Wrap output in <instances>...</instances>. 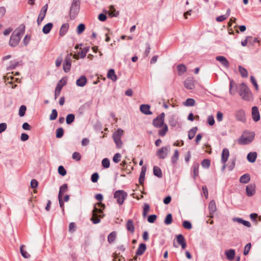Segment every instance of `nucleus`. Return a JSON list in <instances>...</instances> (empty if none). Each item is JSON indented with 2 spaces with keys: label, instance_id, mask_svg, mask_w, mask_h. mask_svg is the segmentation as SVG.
<instances>
[{
  "label": "nucleus",
  "instance_id": "obj_48",
  "mask_svg": "<svg viewBox=\"0 0 261 261\" xmlns=\"http://www.w3.org/2000/svg\"><path fill=\"white\" fill-rule=\"evenodd\" d=\"M172 222V216L171 214H168L164 220V223L166 225L170 224Z\"/></svg>",
  "mask_w": 261,
  "mask_h": 261
},
{
  "label": "nucleus",
  "instance_id": "obj_22",
  "mask_svg": "<svg viewBox=\"0 0 261 261\" xmlns=\"http://www.w3.org/2000/svg\"><path fill=\"white\" fill-rule=\"evenodd\" d=\"M146 171V168L144 166L142 167L141 171L140 174V176L139 178V181L140 184L142 185L144 183L145 179V175Z\"/></svg>",
  "mask_w": 261,
  "mask_h": 261
},
{
  "label": "nucleus",
  "instance_id": "obj_11",
  "mask_svg": "<svg viewBox=\"0 0 261 261\" xmlns=\"http://www.w3.org/2000/svg\"><path fill=\"white\" fill-rule=\"evenodd\" d=\"M252 117L255 122H257L260 119V114L256 106L252 108Z\"/></svg>",
  "mask_w": 261,
  "mask_h": 261
},
{
  "label": "nucleus",
  "instance_id": "obj_1",
  "mask_svg": "<svg viewBox=\"0 0 261 261\" xmlns=\"http://www.w3.org/2000/svg\"><path fill=\"white\" fill-rule=\"evenodd\" d=\"M24 24H21L12 34L9 40V45L12 47L16 46L25 32Z\"/></svg>",
  "mask_w": 261,
  "mask_h": 261
},
{
  "label": "nucleus",
  "instance_id": "obj_5",
  "mask_svg": "<svg viewBox=\"0 0 261 261\" xmlns=\"http://www.w3.org/2000/svg\"><path fill=\"white\" fill-rule=\"evenodd\" d=\"M127 197V194L124 190H118L115 191L114 194V197L116 199L117 202L120 205H122L125 199Z\"/></svg>",
  "mask_w": 261,
  "mask_h": 261
},
{
  "label": "nucleus",
  "instance_id": "obj_50",
  "mask_svg": "<svg viewBox=\"0 0 261 261\" xmlns=\"http://www.w3.org/2000/svg\"><path fill=\"white\" fill-rule=\"evenodd\" d=\"M19 65V62L15 61H11L10 65L9 67L8 68V69L12 70L15 69L16 67H17Z\"/></svg>",
  "mask_w": 261,
  "mask_h": 261
},
{
  "label": "nucleus",
  "instance_id": "obj_39",
  "mask_svg": "<svg viewBox=\"0 0 261 261\" xmlns=\"http://www.w3.org/2000/svg\"><path fill=\"white\" fill-rule=\"evenodd\" d=\"M239 71L242 77H247L248 76V73L247 70L241 65L239 66Z\"/></svg>",
  "mask_w": 261,
  "mask_h": 261
},
{
  "label": "nucleus",
  "instance_id": "obj_55",
  "mask_svg": "<svg viewBox=\"0 0 261 261\" xmlns=\"http://www.w3.org/2000/svg\"><path fill=\"white\" fill-rule=\"evenodd\" d=\"M251 247V244L250 243H249L246 244V245L245 246V247L244 248V251H243V254L244 255H247L248 254V253L250 250Z\"/></svg>",
  "mask_w": 261,
  "mask_h": 261
},
{
  "label": "nucleus",
  "instance_id": "obj_18",
  "mask_svg": "<svg viewBox=\"0 0 261 261\" xmlns=\"http://www.w3.org/2000/svg\"><path fill=\"white\" fill-rule=\"evenodd\" d=\"M185 87L189 90H192L194 88V82L192 79L188 78L184 82Z\"/></svg>",
  "mask_w": 261,
  "mask_h": 261
},
{
  "label": "nucleus",
  "instance_id": "obj_3",
  "mask_svg": "<svg viewBox=\"0 0 261 261\" xmlns=\"http://www.w3.org/2000/svg\"><path fill=\"white\" fill-rule=\"evenodd\" d=\"M239 94L245 100H249L251 98L250 91L247 86L244 83H242L240 86Z\"/></svg>",
  "mask_w": 261,
  "mask_h": 261
},
{
  "label": "nucleus",
  "instance_id": "obj_38",
  "mask_svg": "<svg viewBox=\"0 0 261 261\" xmlns=\"http://www.w3.org/2000/svg\"><path fill=\"white\" fill-rule=\"evenodd\" d=\"M183 105L186 107H193L195 105V101L193 98H188L183 102Z\"/></svg>",
  "mask_w": 261,
  "mask_h": 261
},
{
  "label": "nucleus",
  "instance_id": "obj_41",
  "mask_svg": "<svg viewBox=\"0 0 261 261\" xmlns=\"http://www.w3.org/2000/svg\"><path fill=\"white\" fill-rule=\"evenodd\" d=\"M75 119V115L73 114L67 115L66 118V122L67 124H70Z\"/></svg>",
  "mask_w": 261,
  "mask_h": 261
},
{
  "label": "nucleus",
  "instance_id": "obj_30",
  "mask_svg": "<svg viewBox=\"0 0 261 261\" xmlns=\"http://www.w3.org/2000/svg\"><path fill=\"white\" fill-rule=\"evenodd\" d=\"M117 233L116 231H112L108 236V241L110 244L114 242L116 240Z\"/></svg>",
  "mask_w": 261,
  "mask_h": 261
},
{
  "label": "nucleus",
  "instance_id": "obj_57",
  "mask_svg": "<svg viewBox=\"0 0 261 261\" xmlns=\"http://www.w3.org/2000/svg\"><path fill=\"white\" fill-rule=\"evenodd\" d=\"M72 158L73 160L79 161L81 159V155L78 152H74L72 154Z\"/></svg>",
  "mask_w": 261,
  "mask_h": 261
},
{
  "label": "nucleus",
  "instance_id": "obj_25",
  "mask_svg": "<svg viewBox=\"0 0 261 261\" xmlns=\"http://www.w3.org/2000/svg\"><path fill=\"white\" fill-rule=\"evenodd\" d=\"M257 158V153L255 152H249L247 156L248 161L250 163H254L256 161Z\"/></svg>",
  "mask_w": 261,
  "mask_h": 261
},
{
  "label": "nucleus",
  "instance_id": "obj_26",
  "mask_svg": "<svg viewBox=\"0 0 261 261\" xmlns=\"http://www.w3.org/2000/svg\"><path fill=\"white\" fill-rule=\"evenodd\" d=\"M250 180V176L249 174L246 173L242 175L239 179L241 183L247 184Z\"/></svg>",
  "mask_w": 261,
  "mask_h": 261
},
{
  "label": "nucleus",
  "instance_id": "obj_16",
  "mask_svg": "<svg viewBox=\"0 0 261 261\" xmlns=\"http://www.w3.org/2000/svg\"><path fill=\"white\" fill-rule=\"evenodd\" d=\"M225 254L228 260H232L235 257V250L232 249L227 250L225 252Z\"/></svg>",
  "mask_w": 261,
  "mask_h": 261
},
{
  "label": "nucleus",
  "instance_id": "obj_20",
  "mask_svg": "<svg viewBox=\"0 0 261 261\" xmlns=\"http://www.w3.org/2000/svg\"><path fill=\"white\" fill-rule=\"evenodd\" d=\"M146 249V245L144 243H141L139 246L137 251H136V255H142Z\"/></svg>",
  "mask_w": 261,
  "mask_h": 261
},
{
  "label": "nucleus",
  "instance_id": "obj_59",
  "mask_svg": "<svg viewBox=\"0 0 261 261\" xmlns=\"http://www.w3.org/2000/svg\"><path fill=\"white\" fill-rule=\"evenodd\" d=\"M99 178V175L98 173L95 172L91 175V180L93 182H96L97 181Z\"/></svg>",
  "mask_w": 261,
  "mask_h": 261
},
{
  "label": "nucleus",
  "instance_id": "obj_44",
  "mask_svg": "<svg viewBox=\"0 0 261 261\" xmlns=\"http://www.w3.org/2000/svg\"><path fill=\"white\" fill-rule=\"evenodd\" d=\"M23 247V245H21L20 247V253L24 258H28L30 257V255L26 251L24 250Z\"/></svg>",
  "mask_w": 261,
  "mask_h": 261
},
{
  "label": "nucleus",
  "instance_id": "obj_4",
  "mask_svg": "<svg viewBox=\"0 0 261 261\" xmlns=\"http://www.w3.org/2000/svg\"><path fill=\"white\" fill-rule=\"evenodd\" d=\"M80 11V0H73L70 8V17L74 19Z\"/></svg>",
  "mask_w": 261,
  "mask_h": 261
},
{
  "label": "nucleus",
  "instance_id": "obj_6",
  "mask_svg": "<svg viewBox=\"0 0 261 261\" xmlns=\"http://www.w3.org/2000/svg\"><path fill=\"white\" fill-rule=\"evenodd\" d=\"M170 151V145H167L163 146L161 148L159 149L156 152V155L160 159H165Z\"/></svg>",
  "mask_w": 261,
  "mask_h": 261
},
{
  "label": "nucleus",
  "instance_id": "obj_31",
  "mask_svg": "<svg viewBox=\"0 0 261 261\" xmlns=\"http://www.w3.org/2000/svg\"><path fill=\"white\" fill-rule=\"evenodd\" d=\"M199 165L198 163H194L192 165V169L193 171V177L195 178L198 175Z\"/></svg>",
  "mask_w": 261,
  "mask_h": 261
},
{
  "label": "nucleus",
  "instance_id": "obj_23",
  "mask_svg": "<svg viewBox=\"0 0 261 261\" xmlns=\"http://www.w3.org/2000/svg\"><path fill=\"white\" fill-rule=\"evenodd\" d=\"M208 209L210 214L212 215L216 211L217 208L215 201L214 200H211L208 204Z\"/></svg>",
  "mask_w": 261,
  "mask_h": 261
},
{
  "label": "nucleus",
  "instance_id": "obj_27",
  "mask_svg": "<svg viewBox=\"0 0 261 261\" xmlns=\"http://www.w3.org/2000/svg\"><path fill=\"white\" fill-rule=\"evenodd\" d=\"M69 28V24L68 23L63 24L60 30L59 35L61 36H64L67 32Z\"/></svg>",
  "mask_w": 261,
  "mask_h": 261
},
{
  "label": "nucleus",
  "instance_id": "obj_9",
  "mask_svg": "<svg viewBox=\"0 0 261 261\" xmlns=\"http://www.w3.org/2000/svg\"><path fill=\"white\" fill-rule=\"evenodd\" d=\"M235 116L237 120L245 122L246 121V115L243 110H238L236 111Z\"/></svg>",
  "mask_w": 261,
  "mask_h": 261
},
{
  "label": "nucleus",
  "instance_id": "obj_14",
  "mask_svg": "<svg viewBox=\"0 0 261 261\" xmlns=\"http://www.w3.org/2000/svg\"><path fill=\"white\" fill-rule=\"evenodd\" d=\"M229 156V151L227 148H224L221 154V162L222 164H225Z\"/></svg>",
  "mask_w": 261,
  "mask_h": 261
},
{
  "label": "nucleus",
  "instance_id": "obj_36",
  "mask_svg": "<svg viewBox=\"0 0 261 261\" xmlns=\"http://www.w3.org/2000/svg\"><path fill=\"white\" fill-rule=\"evenodd\" d=\"M197 127L196 126H195V127H192L189 131V133H188L189 139L191 140L194 137V136L197 132Z\"/></svg>",
  "mask_w": 261,
  "mask_h": 261
},
{
  "label": "nucleus",
  "instance_id": "obj_13",
  "mask_svg": "<svg viewBox=\"0 0 261 261\" xmlns=\"http://www.w3.org/2000/svg\"><path fill=\"white\" fill-rule=\"evenodd\" d=\"M216 60L221 63V64L225 68H228L229 67V63L227 59L221 56H217Z\"/></svg>",
  "mask_w": 261,
  "mask_h": 261
},
{
  "label": "nucleus",
  "instance_id": "obj_45",
  "mask_svg": "<svg viewBox=\"0 0 261 261\" xmlns=\"http://www.w3.org/2000/svg\"><path fill=\"white\" fill-rule=\"evenodd\" d=\"M169 124L172 127H175L177 124V121L175 119V117L174 116H171L169 120Z\"/></svg>",
  "mask_w": 261,
  "mask_h": 261
},
{
  "label": "nucleus",
  "instance_id": "obj_8",
  "mask_svg": "<svg viewBox=\"0 0 261 261\" xmlns=\"http://www.w3.org/2000/svg\"><path fill=\"white\" fill-rule=\"evenodd\" d=\"M254 137V135L253 134H250L248 136L243 135L238 140V143L242 145L248 144L253 141Z\"/></svg>",
  "mask_w": 261,
  "mask_h": 261
},
{
  "label": "nucleus",
  "instance_id": "obj_43",
  "mask_svg": "<svg viewBox=\"0 0 261 261\" xmlns=\"http://www.w3.org/2000/svg\"><path fill=\"white\" fill-rule=\"evenodd\" d=\"M150 209V206L147 203H144L142 215L143 217H146Z\"/></svg>",
  "mask_w": 261,
  "mask_h": 261
},
{
  "label": "nucleus",
  "instance_id": "obj_24",
  "mask_svg": "<svg viewBox=\"0 0 261 261\" xmlns=\"http://www.w3.org/2000/svg\"><path fill=\"white\" fill-rule=\"evenodd\" d=\"M233 221L234 222H237L239 223L242 224L248 227H250L251 226V223L249 221L244 220L241 218H234L233 219Z\"/></svg>",
  "mask_w": 261,
  "mask_h": 261
},
{
  "label": "nucleus",
  "instance_id": "obj_7",
  "mask_svg": "<svg viewBox=\"0 0 261 261\" xmlns=\"http://www.w3.org/2000/svg\"><path fill=\"white\" fill-rule=\"evenodd\" d=\"M71 54H68L65 58L63 64V69L65 72L70 71L71 66Z\"/></svg>",
  "mask_w": 261,
  "mask_h": 261
},
{
  "label": "nucleus",
  "instance_id": "obj_47",
  "mask_svg": "<svg viewBox=\"0 0 261 261\" xmlns=\"http://www.w3.org/2000/svg\"><path fill=\"white\" fill-rule=\"evenodd\" d=\"M88 51V47H84L83 49H82L81 51L79 53L80 58L82 59L86 57Z\"/></svg>",
  "mask_w": 261,
  "mask_h": 261
},
{
  "label": "nucleus",
  "instance_id": "obj_64",
  "mask_svg": "<svg viewBox=\"0 0 261 261\" xmlns=\"http://www.w3.org/2000/svg\"><path fill=\"white\" fill-rule=\"evenodd\" d=\"M207 123L211 126L213 125L215 123V120L213 116L210 115L207 118Z\"/></svg>",
  "mask_w": 261,
  "mask_h": 261
},
{
  "label": "nucleus",
  "instance_id": "obj_28",
  "mask_svg": "<svg viewBox=\"0 0 261 261\" xmlns=\"http://www.w3.org/2000/svg\"><path fill=\"white\" fill-rule=\"evenodd\" d=\"M179 158V152L177 149H175L174 151L173 155L171 157V163L175 165L177 163Z\"/></svg>",
  "mask_w": 261,
  "mask_h": 261
},
{
  "label": "nucleus",
  "instance_id": "obj_46",
  "mask_svg": "<svg viewBox=\"0 0 261 261\" xmlns=\"http://www.w3.org/2000/svg\"><path fill=\"white\" fill-rule=\"evenodd\" d=\"M64 135V129L62 127H59L56 130V137L57 138H61Z\"/></svg>",
  "mask_w": 261,
  "mask_h": 261
},
{
  "label": "nucleus",
  "instance_id": "obj_61",
  "mask_svg": "<svg viewBox=\"0 0 261 261\" xmlns=\"http://www.w3.org/2000/svg\"><path fill=\"white\" fill-rule=\"evenodd\" d=\"M156 218L157 216L156 215H151L148 217L147 221L150 223H153L156 219Z\"/></svg>",
  "mask_w": 261,
  "mask_h": 261
},
{
  "label": "nucleus",
  "instance_id": "obj_62",
  "mask_svg": "<svg viewBox=\"0 0 261 261\" xmlns=\"http://www.w3.org/2000/svg\"><path fill=\"white\" fill-rule=\"evenodd\" d=\"M252 39L251 36H247L246 39L241 42V44L243 46H245L248 42H250L251 40Z\"/></svg>",
  "mask_w": 261,
  "mask_h": 261
},
{
  "label": "nucleus",
  "instance_id": "obj_49",
  "mask_svg": "<svg viewBox=\"0 0 261 261\" xmlns=\"http://www.w3.org/2000/svg\"><path fill=\"white\" fill-rule=\"evenodd\" d=\"M102 166L105 168H108L110 167V161L108 158H105L101 162Z\"/></svg>",
  "mask_w": 261,
  "mask_h": 261
},
{
  "label": "nucleus",
  "instance_id": "obj_40",
  "mask_svg": "<svg viewBox=\"0 0 261 261\" xmlns=\"http://www.w3.org/2000/svg\"><path fill=\"white\" fill-rule=\"evenodd\" d=\"M123 134V130L121 128H118L113 134V138H121Z\"/></svg>",
  "mask_w": 261,
  "mask_h": 261
},
{
  "label": "nucleus",
  "instance_id": "obj_2",
  "mask_svg": "<svg viewBox=\"0 0 261 261\" xmlns=\"http://www.w3.org/2000/svg\"><path fill=\"white\" fill-rule=\"evenodd\" d=\"M165 113H162L152 121L153 125L156 128H163L158 132V135L161 137L164 136L168 131V126L164 123Z\"/></svg>",
  "mask_w": 261,
  "mask_h": 261
},
{
  "label": "nucleus",
  "instance_id": "obj_15",
  "mask_svg": "<svg viewBox=\"0 0 261 261\" xmlns=\"http://www.w3.org/2000/svg\"><path fill=\"white\" fill-rule=\"evenodd\" d=\"M66 83L65 81H64L62 84H60L58 83L57 85V86L55 89V99H56L57 97L59 96L60 94L61 91L62 89V87L64 85H66Z\"/></svg>",
  "mask_w": 261,
  "mask_h": 261
},
{
  "label": "nucleus",
  "instance_id": "obj_63",
  "mask_svg": "<svg viewBox=\"0 0 261 261\" xmlns=\"http://www.w3.org/2000/svg\"><path fill=\"white\" fill-rule=\"evenodd\" d=\"M45 16V14H43V13H39V14L37 19V23L38 25L40 24L42 21L43 20Z\"/></svg>",
  "mask_w": 261,
  "mask_h": 261
},
{
  "label": "nucleus",
  "instance_id": "obj_42",
  "mask_svg": "<svg viewBox=\"0 0 261 261\" xmlns=\"http://www.w3.org/2000/svg\"><path fill=\"white\" fill-rule=\"evenodd\" d=\"M113 139L114 142L116 144L117 147L118 148H121L122 144H123L122 141L121 140V138H113Z\"/></svg>",
  "mask_w": 261,
  "mask_h": 261
},
{
  "label": "nucleus",
  "instance_id": "obj_52",
  "mask_svg": "<svg viewBox=\"0 0 261 261\" xmlns=\"http://www.w3.org/2000/svg\"><path fill=\"white\" fill-rule=\"evenodd\" d=\"M58 116V112L56 109H53L51 111V113L49 116V119L50 120H55Z\"/></svg>",
  "mask_w": 261,
  "mask_h": 261
},
{
  "label": "nucleus",
  "instance_id": "obj_37",
  "mask_svg": "<svg viewBox=\"0 0 261 261\" xmlns=\"http://www.w3.org/2000/svg\"><path fill=\"white\" fill-rule=\"evenodd\" d=\"M177 68L179 75H182L187 70L186 66L183 64L178 65Z\"/></svg>",
  "mask_w": 261,
  "mask_h": 261
},
{
  "label": "nucleus",
  "instance_id": "obj_21",
  "mask_svg": "<svg viewBox=\"0 0 261 261\" xmlns=\"http://www.w3.org/2000/svg\"><path fill=\"white\" fill-rule=\"evenodd\" d=\"M107 77L111 79L113 82H115L117 80V77L115 74V70L113 69H111L108 71Z\"/></svg>",
  "mask_w": 261,
  "mask_h": 261
},
{
  "label": "nucleus",
  "instance_id": "obj_35",
  "mask_svg": "<svg viewBox=\"0 0 261 261\" xmlns=\"http://www.w3.org/2000/svg\"><path fill=\"white\" fill-rule=\"evenodd\" d=\"M109 12L110 15L112 17H117L119 14V11H116L114 6H111L110 7Z\"/></svg>",
  "mask_w": 261,
  "mask_h": 261
},
{
  "label": "nucleus",
  "instance_id": "obj_32",
  "mask_svg": "<svg viewBox=\"0 0 261 261\" xmlns=\"http://www.w3.org/2000/svg\"><path fill=\"white\" fill-rule=\"evenodd\" d=\"M126 228L127 230L133 233L135 230V227L133 221L132 220H128L126 223Z\"/></svg>",
  "mask_w": 261,
  "mask_h": 261
},
{
  "label": "nucleus",
  "instance_id": "obj_17",
  "mask_svg": "<svg viewBox=\"0 0 261 261\" xmlns=\"http://www.w3.org/2000/svg\"><path fill=\"white\" fill-rule=\"evenodd\" d=\"M176 238L178 243L181 245L182 249H185L187 246V244L184 237L181 234H179L177 236Z\"/></svg>",
  "mask_w": 261,
  "mask_h": 261
},
{
  "label": "nucleus",
  "instance_id": "obj_33",
  "mask_svg": "<svg viewBox=\"0 0 261 261\" xmlns=\"http://www.w3.org/2000/svg\"><path fill=\"white\" fill-rule=\"evenodd\" d=\"M153 174L158 177L161 178L162 177V172L161 169L158 166H154L153 169Z\"/></svg>",
  "mask_w": 261,
  "mask_h": 261
},
{
  "label": "nucleus",
  "instance_id": "obj_10",
  "mask_svg": "<svg viewBox=\"0 0 261 261\" xmlns=\"http://www.w3.org/2000/svg\"><path fill=\"white\" fill-rule=\"evenodd\" d=\"M150 106L148 104H142L140 107V111L145 115H151L152 112L150 111Z\"/></svg>",
  "mask_w": 261,
  "mask_h": 261
},
{
  "label": "nucleus",
  "instance_id": "obj_34",
  "mask_svg": "<svg viewBox=\"0 0 261 261\" xmlns=\"http://www.w3.org/2000/svg\"><path fill=\"white\" fill-rule=\"evenodd\" d=\"M68 186L67 184L62 185L60 187L59 192L58 194V197H62V195L64 193L66 192L67 190Z\"/></svg>",
  "mask_w": 261,
  "mask_h": 261
},
{
  "label": "nucleus",
  "instance_id": "obj_60",
  "mask_svg": "<svg viewBox=\"0 0 261 261\" xmlns=\"http://www.w3.org/2000/svg\"><path fill=\"white\" fill-rule=\"evenodd\" d=\"M58 172L61 175L64 176L66 174V170L65 169L63 166H60L58 167Z\"/></svg>",
  "mask_w": 261,
  "mask_h": 261
},
{
  "label": "nucleus",
  "instance_id": "obj_56",
  "mask_svg": "<svg viewBox=\"0 0 261 261\" xmlns=\"http://www.w3.org/2000/svg\"><path fill=\"white\" fill-rule=\"evenodd\" d=\"M182 225L185 228L188 229H191L192 227L191 223L190 221L187 220H185L183 222Z\"/></svg>",
  "mask_w": 261,
  "mask_h": 261
},
{
  "label": "nucleus",
  "instance_id": "obj_58",
  "mask_svg": "<svg viewBox=\"0 0 261 261\" xmlns=\"http://www.w3.org/2000/svg\"><path fill=\"white\" fill-rule=\"evenodd\" d=\"M121 154L119 153H116L113 156V160L115 163H118L120 162L121 159Z\"/></svg>",
  "mask_w": 261,
  "mask_h": 261
},
{
  "label": "nucleus",
  "instance_id": "obj_12",
  "mask_svg": "<svg viewBox=\"0 0 261 261\" xmlns=\"http://www.w3.org/2000/svg\"><path fill=\"white\" fill-rule=\"evenodd\" d=\"M246 195L249 196H252L255 193V186L254 184H249L246 188Z\"/></svg>",
  "mask_w": 261,
  "mask_h": 261
},
{
  "label": "nucleus",
  "instance_id": "obj_29",
  "mask_svg": "<svg viewBox=\"0 0 261 261\" xmlns=\"http://www.w3.org/2000/svg\"><path fill=\"white\" fill-rule=\"evenodd\" d=\"M53 26V24L51 22H49V23H47L46 24H45L43 27V29H42L43 33L45 34H48L50 32L51 29H52Z\"/></svg>",
  "mask_w": 261,
  "mask_h": 261
},
{
  "label": "nucleus",
  "instance_id": "obj_51",
  "mask_svg": "<svg viewBox=\"0 0 261 261\" xmlns=\"http://www.w3.org/2000/svg\"><path fill=\"white\" fill-rule=\"evenodd\" d=\"M85 29V25L83 23L80 24L77 28V34H82Z\"/></svg>",
  "mask_w": 261,
  "mask_h": 261
},
{
  "label": "nucleus",
  "instance_id": "obj_53",
  "mask_svg": "<svg viewBox=\"0 0 261 261\" xmlns=\"http://www.w3.org/2000/svg\"><path fill=\"white\" fill-rule=\"evenodd\" d=\"M26 107L24 105H22L19 108V115L20 117H23L24 114L26 111Z\"/></svg>",
  "mask_w": 261,
  "mask_h": 261
},
{
  "label": "nucleus",
  "instance_id": "obj_19",
  "mask_svg": "<svg viewBox=\"0 0 261 261\" xmlns=\"http://www.w3.org/2000/svg\"><path fill=\"white\" fill-rule=\"evenodd\" d=\"M87 83V78L85 75L81 76L76 80V84L77 86L83 87Z\"/></svg>",
  "mask_w": 261,
  "mask_h": 261
},
{
  "label": "nucleus",
  "instance_id": "obj_54",
  "mask_svg": "<svg viewBox=\"0 0 261 261\" xmlns=\"http://www.w3.org/2000/svg\"><path fill=\"white\" fill-rule=\"evenodd\" d=\"M201 165L204 168H208L210 166V161L208 159H204L201 162Z\"/></svg>",
  "mask_w": 261,
  "mask_h": 261
}]
</instances>
